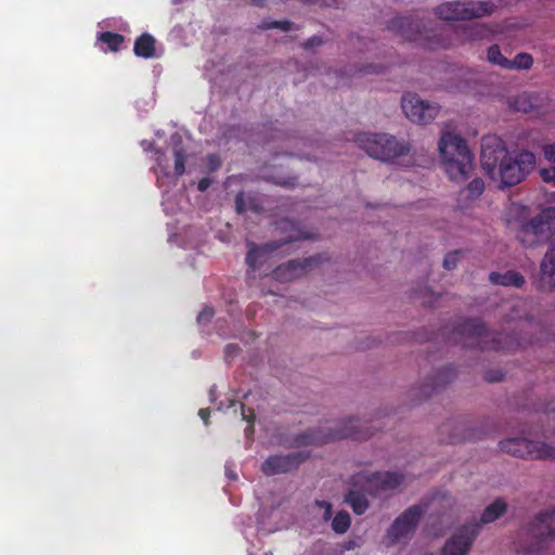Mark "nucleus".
<instances>
[{
    "mask_svg": "<svg viewBox=\"0 0 555 555\" xmlns=\"http://www.w3.org/2000/svg\"><path fill=\"white\" fill-rule=\"evenodd\" d=\"M452 428L453 433L448 438V443L454 444L467 440L481 439L486 434L472 428H468L465 423L456 422L454 424H446L441 427V433Z\"/></svg>",
    "mask_w": 555,
    "mask_h": 555,
    "instance_id": "obj_19",
    "label": "nucleus"
},
{
    "mask_svg": "<svg viewBox=\"0 0 555 555\" xmlns=\"http://www.w3.org/2000/svg\"><path fill=\"white\" fill-rule=\"evenodd\" d=\"M352 548V543H349V546H347V550Z\"/></svg>",
    "mask_w": 555,
    "mask_h": 555,
    "instance_id": "obj_54",
    "label": "nucleus"
},
{
    "mask_svg": "<svg viewBox=\"0 0 555 555\" xmlns=\"http://www.w3.org/2000/svg\"><path fill=\"white\" fill-rule=\"evenodd\" d=\"M533 64V57L528 53H518L514 60H509L507 69H529Z\"/></svg>",
    "mask_w": 555,
    "mask_h": 555,
    "instance_id": "obj_33",
    "label": "nucleus"
},
{
    "mask_svg": "<svg viewBox=\"0 0 555 555\" xmlns=\"http://www.w3.org/2000/svg\"><path fill=\"white\" fill-rule=\"evenodd\" d=\"M206 164L209 172L217 171L221 166V158L217 154H208L206 157Z\"/></svg>",
    "mask_w": 555,
    "mask_h": 555,
    "instance_id": "obj_37",
    "label": "nucleus"
},
{
    "mask_svg": "<svg viewBox=\"0 0 555 555\" xmlns=\"http://www.w3.org/2000/svg\"><path fill=\"white\" fill-rule=\"evenodd\" d=\"M352 548V543H349V546H347V550Z\"/></svg>",
    "mask_w": 555,
    "mask_h": 555,
    "instance_id": "obj_53",
    "label": "nucleus"
},
{
    "mask_svg": "<svg viewBox=\"0 0 555 555\" xmlns=\"http://www.w3.org/2000/svg\"><path fill=\"white\" fill-rule=\"evenodd\" d=\"M489 281L494 285L502 286H515L522 287L525 284V278L515 270H508L504 273L491 272L489 274Z\"/></svg>",
    "mask_w": 555,
    "mask_h": 555,
    "instance_id": "obj_22",
    "label": "nucleus"
},
{
    "mask_svg": "<svg viewBox=\"0 0 555 555\" xmlns=\"http://www.w3.org/2000/svg\"><path fill=\"white\" fill-rule=\"evenodd\" d=\"M507 509V504L502 499L489 504L480 516L479 522L468 521L457 528L446 541L441 555H468L474 541L479 534L482 524H490L500 518Z\"/></svg>",
    "mask_w": 555,
    "mask_h": 555,
    "instance_id": "obj_2",
    "label": "nucleus"
},
{
    "mask_svg": "<svg viewBox=\"0 0 555 555\" xmlns=\"http://www.w3.org/2000/svg\"><path fill=\"white\" fill-rule=\"evenodd\" d=\"M319 504L325 507L324 517L325 519H328L332 515V505L327 502H319Z\"/></svg>",
    "mask_w": 555,
    "mask_h": 555,
    "instance_id": "obj_47",
    "label": "nucleus"
},
{
    "mask_svg": "<svg viewBox=\"0 0 555 555\" xmlns=\"http://www.w3.org/2000/svg\"><path fill=\"white\" fill-rule=\"evenodd\" d=\"M424 509L421 505H412L398 516L387 530V538L396 543L412 534L420 522Z\"/></svg>",
    "mask_w": 555,
    "mask_h": 555,
    "instance_id": "obj_13",
    "label": "nucleus"
},
{
    "mask_svg": "<svg viewBox=\"0 0 555 555\" xmlns=\"http://www.w3.org/2000/svg\"><path fill=\"white\" fill-rule=\"evenodd\" d=\"M488 35V28L479 23L472 24L463 28L465 40H480Z\"/></svg>",
    "mask_w": 555,
    "mask_h": 555,
    "instance_id": "obj_28",
    "label": "nucleus"
},
{
    "mask_svg": "<svg viewBox=\"0 0 555 555\" xmlns=\"http://www.w3.org/2000/svg\"><path fill=\"white\" fill-rule=\"evenodd\" d=\"M262 30H268V29H273V28H279L283 31H289L291 29H293L294 27V24L293 22L291 21H287V20H283V21H272V22H267V21H263L260 26H259Z\"/></svg>",
    "mask_w": 555,
    "mask_h": 555,
    "instance_id": "obj_34",
    "label": "nucleus"
},
{
    "mask_svg": "<svg viewBox=\"0 0 555 555\" xmlns=\"http://www.w3.org/2000/svg\"><path fill=\"white\" fill-rule=\"evenodd\" d=\"M133 52L137 56L152 59L155 56V39L150 34H142L134 41Z\"/></svg>",
    "mask_w": 555,
    "mask_h": 555,
    "instance_id": "obj_23",
    "label": "nucleus"
},
{
    "mask_svg": "<svg viewBox=\"0 0 555 555\" xmlns=\"http://www.w3.org/2000/svg\"><path fill=\"white\" fill-rule=\"evenodd\" d=\"M555 438V430L550 435ZM500 449L513 456L526 460L555 461V446L528 438H509L500 441Z\"/></svg>",
    "mask_w": 555,
    "mask_h": 555,
    "instance_id": "obj_9",
    "label": "nucleus"
},
{
    "mask_svg": "<svg viewBox=\"0 0 555 555\" xmlns=\"http://www.w3.org/2000/svg\"><path fill=\"white\" fill-rule=\"evenodd\" d=\"M461 251L454 250L451 253H448L443 259V267L447 270H452L456 267L459 259H460Z\"/></svg>",
    "mask_w": 555,
    "mask_h": 555,
    "instance_id": "obj_36",
    "label": "nucleus"
},
{
    "mask_svg": "<svg viewBox=\"0 0 555 555\" xmlns=\"http://www.w3.org/2000/svg\"><path fill=\"white\" fill-rule=\"evenodd\" d=\"M388 29L403 40L410 42H423L429 37L425 35V27L418 20L411 16H396L388 22Z\"/></svg>",
    "mask_w": 555,
    "mask_h": 555,
    "instance_id": "obj_15",
    "label": "nucleus"
},
{
    "mask_svg": "<svg viewBox=\"0 0 555 555\" xmlns=\"http://www.w3.org/2000/svg\"><path fill=\"white\" fill-rule=\"evenodd\" d=\"M308 457L309 453L302 451L271 455L262 463L261 472L266 476L286 474L297 469Z\"/></svg>",
    "mask_w": 555,
    "mask_h": 555,
    "instance_id": "obj_14",
    "label": "nucleus"
},
{
    "mask_svg": "<svg viewBox=\"0 0 555 555\" xmlns=\"http://www.w3.org/2000/svg\"><path fill=\"white\" fill-rule=\"evenodd\" d=\"M540 176L544 182L552 183L555 186V167L541 169Z\"/></svg>",
    "mask_w": 555,
    "mask_h": 555,
    "instance_id": "obj_38",
    "label": "nucleus"
},
{
    "mask_svg": "<svg viewBox=\"0 0 555 555\" xmlns=\"http://www.w3.org/2000/svg\"><path fill=\"white\" fill-rule=\"evenodd\" d=\"M249 209L257 214L261 212V210H262V208L257 204H250Z\"/></svg>",
    "mask_w": 555,
    "mask_h": 555,
    "instance_id": "obj_50",
    "label": "nucleus"
},
{
    "mask_svg": "<svg viewBox=\"0 0 555 555\" xmlns=\"http://www.w3.org/2000/svg\"><path fill=\"white\" fill-rule=\"evenodd\" d=\"M240 348L235 344H229L225 346V358L229 359L238 352Z\"/></svg>",
    "mask_w": 555,
    "mask_h": 555,
    "instance_id": "obj_45",
    "label": "nucleus"
},
{
    "mask_svg": "<svg viewBox=\"0 0 555 555\" xmlns=\"http://www.w3.org/2000/svg\"><path fill=\"white\" fill-rule=\"evenodd\" d=\"M214 392H215V387L210 389V397L214 396Z\"/></svg>",
    "mask_w": 555,
    "mask_h": 555,
    "instance_id": "obj_52",
    "label": "nucleus"
},
{
    "mask_svg": "<svg viewBox=\"0 0 555 555\" xmlns=\"http://www.w3.org/2000/svg\"><path fill=\"white\" fill-rule=\"evenodd\" d=\"M528 551L534 555H555V507L539 512L527 526Z\"/></svg>",
    "mask_w": 555,
    "mask_h": 555,
    "instance_id": "obj_5",
    "label": "nucleus"
},
{
    "mask_svg": "<svg viewBox=\"0 0 555 555\" xmlns=\"http://www.w3.org/2000/svg\"><path fill=\"white\" fill-rule=\"evenodd\" d=\"M535 167V155L521 151L513 158L508 156L496 169L495 179L500 178L504 186L520 183Z\"/></svg>",
    "mask_w": 555,
    "mask_h": 555,
    "instance_id": "obj_10",
    "label": "nucleus"
},
{
    "mask_svg": "<svg viewBox=\"0 0 555 555\" xmlns=\"http://www.w3.org/2000/svg\"><path fill=\"white\" fill-rule=\"evenodd\" d=\"M228 477H229L230 479H236V475H235V474H232V473H231V474H228Z\"/></svg>",
    "mask_w": 555,
    "mask_h": 555,
    "instance_id": "obj_51",
    "label": "nucleus"
},
{
    "mask_svg": "<svg viewBox=\"0 0 555 555\" xmlns=\"http://www.w3.org/2000/svg\"><path fill=\"white\" fill-rule=\"evenodd\" d=\"M528 231L533 233L542 243L551 237L555 225V217L542 212L526 222Z\"/></svg>",
    "mask_w": 555,
    "mask_h": 555,
    "instance_id": "obj_18",
    "label": "nucleus"
},
{
    "mask_svg": "<svg viewBox=\"0 0 555 555\" xmlns=\"http://www.w3.org/2000/svg\"><path fill=\"white\" fill-rule=\"evenodd\" d=\"M345 502L352 508L357 515H363L369 508V501L364 493L350 490L346 496Z\"/></svg>",
    "mask_w": 555,
    "mask_h": 555,
    "instance_id": "obj_24",
    "label": "nucleus"
},
{
    "mask_svg": "<svg viewBox=\"0 0 555 555\" xmlns=\"http://www.w3.org/2000/svg\"><path fill=\"white\" fill-rule=\"evenodd\" d=\"M537 289L543 293L555 289V244L550 246L540 263Z\"/></svg>",
    "mask_w": 555,
    "mask_h": 555,
    "instance_id": "obj_17",
    "label": "nucleus"
},
{
    "mask_svg": "<svg viewBox=\"0 0 555 555\" xmlns=\"http://www.w3.org/2000/svg\"><path fill=\"white\" fill-rule=\"evenodd\" d=\"M275 228L279 232L285 234L283 238L273 240L262 245L248 243L249 249L245 260L246 264L251 270H256L258 268V260L261 254H271L287 244L311 237L306 231L301 230L296 222L289 219L278 220L275 222Z\"/></svg>",
    "mask_w": 555,
    "mask_h": 555,
    "instance_id": "obj_6",
    "label": "nucleus"
},
{
    "mask_svg": "<svg viewBox=\"0 0 555 555\" xmlns=\"http://www.w3.org/2000/svg\"><path fill=\"white\" fill-rule=\"evenodd\" d=\"M214 318V309L210 307H205L197 315L198 322H209Z\"/></svg>",
    "mask_w": 555,
    "mask_h": 555,
    "instance_id": "obj_41",
    "label": "nucleus"
},
{
    "mask_svg": "<svg viewBox=\"0 0 555 555\" xmlns=\"http://www.w3.org/2000/svg\"><path fill=\"white\" fill-rule=\"evenodd\" d=\"M373 433L371 427L364 425L358 418H349L341 421L335 428L328 427L324 429L309 428L293 437L292 447L322 446L332 441L352 438L356 440L369 439Z\"/></svg>",
    "mask_w": 555,
    "mask_h": 555,
    "instance_id": "obj_3",
    "label": "nucleus"
},
{
    "mask_svg": "<svg viewBox=\"0 0 555 555\" xmlns=\"http://www.w3.org/2000/svg\"><path fill=\"white\" fill-rule=\"evenodd\" d=\"M401 107L405 116L415 124H428L434 120L440 107L422 100L416 94H405L401 100Z\"/></svg>",
    "mask_w": 555,
    "mask_h": 555,
    "instance_id": "obj_12",
    "label": "nucleus"
},
{
    "mask_svg": "<svg viewBox=\"0 0 555 555\" xmlns=\"http://www.w3.org/2000/svg\"><path fill=\"white\" fill-rule=\"evenodd\" d=\"M248 1H249V3H251L255 7L262 8V7H264L267 0H248Z\"/></svg>",
    "mask_w": 555,
    "mask_h": 555,
    "instance_id": "obj_49",
    "label": "nucleus"
},
{
    "mask_svg": "<svg viewBox=\"0 0 555 555\" xmlns=\"http://www.w3.org/2000/svg\"><path fill=\"white\" fill-rule=\"evenodd\" d=\"M509 156L505 142L494 134L481 140L480 163L486 173L495 179L496 169Z\"/></svg>",
    "mask_w": 555,
    "mask_h": 555,
    "instance_id": "obj_11",
    "label": "nucleus"
},
{
    "mask_svg": "<svg viewBox=\"0 0 555 555\" xmlns=\"http://www.w3.org/2000/svg\"><path fill=\"white\" fill-rule=\"evenodd\" d=\"M446 172L454 181H464L473 169V155L466 141L456 133L443 132L439 145Z\"/></svg>",
    "mask_w": 555,
    "mask_h": 555,
    "instance_id": "obj_4",
    "label": "nucleus"
},
{
    "mask_svg": "<svg viewBox=\"0 0 555 555\" xmlns=\"http://www.w3.org/2000/svg\"><path fill=\"white\" fill-rule=\"evenodd\" d=\"M175 157V173L181 177L185 172V162L188 158L186 151L183 149L181 143L175 144L173 146Z\"/></svg>",
    "mask_w": 555,
    "mask_h": 555,
    "instance_id": "obj_30",
    "label": "nucleus"
},
{
    "mask_svg": "<svg viewBox=\"0 0 555 555\" xmlns=\"http://www.w3.org/2000/svg\"><path fill=\"white\" fill-rule=\"evenodd\" d=\"M504 374L501 371H489L486 373L485 378L489 383H498L502 380Z\"/></svg>",
    "mask_w": 555,
    "mask_h": 555,
    "instance_id": "obj_42",
    "label": "nucleus"
},
{
    "mask_svg": "<svg viewBox=\"0 0 555 555\" xmlns=\"http://www.w3.org/2000/svg\"><path fill=\"white\" fill-rule=\"evenodd\" d=\"M487 59L491 64L498 65L501 68L507 69L509 66V60L502 54L498 44H492L488 48Z\"/></svg>",
    "mask_w": 555,
    "mask_h": 555,
    "instance_id": "obj_29",
    "label": "nucleus"
},
{
    "mask_svg": "<svg viewBox=\"0 0 555 555\" xmlns=\"http://www.w3.org/2000/svg\"><path fill=\"white\" fill-rule=\"evenodd\" d=\"M98 40L106 43L111 51L117 52L119 51L120 46L124 43L125 37L117 33L103 31L99 34Z\"/></svg>",
    "mask_w": 555,
    "mask_h": 555,
    "instance_id": "obj_26",
    "label": "nucleus"
},
{
    "mask_svg": "<svg viewBox=\"0 0 555 555\" xmlns=\"http://www.w3.org/2000/svg\"><path fill=\"white\" fill-rule=\"evenodd\" d=\"M456 376V371L453 366H446L440 369L434 376H431L423 386L424 396L427 398L437 389L451 383Z\"/></svg>",
    "mask_w": 555,
    "mask_h": 555,
    "instance_id": "obj_20",
    "label": "nucleus"
},
{
    "mask_svg": "<svg viewBox=\"0 0 555 555\" xmlns=\"http://www.w3.org/2000/svg\"><path fill=\"white\" fill-rule=\"evenodd\" d=\"M241 409L243 420L248 423V426L245 428V435L249 438L254 434L255 412L250 408L246 409L244 404H241Z\"/></svg>",
    "mask_w": 555,
    "mask_h": 555,
    "instance_id": "obj_35",
    "label": "nucleus"
},
{
    "mask_svg": "<svg viewBox=\"0 0 555 555\" xmlns=\"http://www.w3.org/2000/svg\"><path fill=\"white\" fill-rule=\"evenodd\" d=\"M538 99L534 94L529 92H522L513 99L512 107L515 111L528 113L533 111L537 106Z\"/></svg>",
    "mask_w": 555,
    "mask_h": 555,
    "instance_id": "obj_25",
    "label": "nucleus"
},
{
    "mask_svg": "<svg viewBox=\"0 0 555 555\" xmlns=\"http://www.w3.org/2000/svg\"><path fill=\"white\" fill-rule=\"evenodd\" d=\"M485 190V183L482 179L476 178L470 181L467 186L462 191V195H464L468 199H477Z\"/></svg>",
    "mask_w": 555,
    "mask_h": 555,
    "instance_id": "obj_31",
    "label": "nucleus"
},
{
    "mask_svg": "<svg viewBox=\"0 0 555 555\" xmlns=\"http://www.w3.org/2000/svg\"><path fill=\"white\" fill-rule=\"evenodd\" d=\"M198 416L203 420L205 425L209 423L210 410L208 408L199 409Z\"/></svg>",
    "mask_w": 555,
    "mask_h": 555,
    "instance_id": "obj_46",
    "label": "nucleus"
},
{
    "mask_svg": "<svg viewBox=\"0 0 555 555\" xmlns=\"http://www.w3.org/2000/svg\"><path fill=\"white\" fill-rule=\"evenodd\" d=\"M350 515L345 511L338 512L332 520V529L339 534L347 532L350 528Z\"/></svg>",
    "mask_w": 555,
    "mask_h": 555,
    "instance_id": "obj_27",
    "label": "nucleus"
},
{
    "mask_svg": "<svg viewBox=\"0 0 555 555\" xmlns=\"http://www.w3.org/2000/svg\"><path fill=\"white\" fill-rule=\"evenodd\" d=\"M212 180L208 177L202 178L197 183V189L201 192H205L210 185Z\"/></svg>",
    "mask_w": 555,
    "mask_h": 555,
    "instance_id": "obj_44",
    "label": "nucleus"
},
{
    "mask_svg": "<svg viewBox=\"0 0 555 555\" xmlns=\"http://www.w3.org/2000/svg\"><path fill=\"white\" fill-rule=\"evenodd\" d=\"M495 4L490 1H449L434 9L435 14L444 21H466L492 14Z\"/></svg>",
    "mask_w": 555,
    "mask_h": 555,
    "instance_id": "obj_8",
    "label": "nucleus"
},
{
    "mask_svg": "<svg viewBox=\"0 0 555 555\" xmlns=\"http://www.w3.org/2000/svg\"><path fill=\"white\" fill-rule=\"evenodd\" d=\"M543 155L547 162L555 164V142L543 145Z\"/></svg>",
    "mask_w": 555,
    "mask_h": 555,
    "instance_id": "obj_39",
    "label": "nucleus"
},
{
    "mask_svg": "<svg viewBox=\"0 0 555 555\" xmlns=\"http://www.w3.org/2000/svg\"><path fill=\"white\" fill-rule=\"evenodd\" d=\"M356 142L365 153L382 162H391L409 153V146L386 133H361Z\"/></svg>",
    "mask_w": 555,
    "mask_h": 555,
    "instance_id": "obj_7",
    "label": "nucleus"
},
{
    "mask_svg": "<svg viewBox=\"0 0 555 555\" xmlns=\"http://www.w3.org/2000/svg\"><path fill=\"white\" fill-rule=\"evenodd\" d=\"M526 230H528L527 224L524 223L517 233V238L524 247L531 248L542 243L533 233Z\"/></svg>",
    "mask_w": 555,
    "mask_h": 555,
    "instance_id": "obj_32",
    "label": "nucleus"
},
{
    "mask_svg": "<svg viewBox=\"0 0 555 555\" xmlns=\"http://www.w3.org/2000/svg\"><path fill=\"white\" fill-rule=\"evenodd\" d=\"M235 210L237 214H243L246 211V205H245L243 192L237 193L235 196Z\"/></svg>",
    "mask_w": 555,
    "mask_h": 555,
    "instance_id": "obj_40",
    "label": "nucleus"
},
{
    "mask_svg": "<svg viewBox=\"0 0 555 555\" xmlns=\"http://www.w3.org/2000/svg\"><path fill=\"white\" fill-rule=\"evenodd\" d=\"M375 488L386 491L399 487L403 481V475L390 472H377L367 479Z\"/></svg>",
    "mask_w": 555,
    "mask_h": 555,
    "instance_id": "obj_21",
    "label": "nucleus"
},
{
    "mask_svg": "<svg viewBox=\"0 0 555 555\" xmlns=\"http://www.w3.org/2000/svg\"><path fill=\"white\" fill-rule=\"evenodd\" d=\"M321 255L311 256L304 259H293L284 264L278 266L273 270V276L280 282H288L305 275L309 269L321 262Z\"/></svg>",
    "mask_w": 555,
    "mask_h": 555,
    "instance_id": "obj_16",
    "label": "nucleus"
},
{
    "mask_svg": "<svg viewBox=\"0 0 555 555\" xmlns=\"http://www.w3.org/2000/svg\"><path fill=\"white\" fill-rule=\"evenodd\" d=\"M553 405H555V401L548 402L545 406V413H547V414L554 413L555 408Z\"/></svg>",
    "mask_w": 555,
    "mask_h": 555,
    "instance_id": "obj_48",
    "label": "nucleus"
},
{
    "mask_svg": "<svg viewBox=\"0 0 555 555\" xmlns=\"http://www.w3.org/2000/svg\"><path fill=\"white\" fill-rule=\"evenodd\" d=\"M323 42L322 38L319 37V36H312L311 38H309L308 40H306L304 42V48L305 49H311L313 47H318V46H321Z\"/></svg>",
    "mask_w": 555,
    "mask_h": 555,
    "instance_id": "obj_43",
    "label": "nucleus"
},
{
    "mask_svg": "<svg viewBox=\"0 0 555 555\" xmlns=\"http://www.w3.org/2000/svg\"><path fill=\"white\" fill-rule=\"evenodd\" d=\"M453 334L461 339L465 347L479 348L481 350L511 351L526 347L516 334H491L483 321L479 318L461 320L453 330Z\"/></svg>",
    "mask_w": 555,
    "mask_h": 555,
    "instance_id": "obj_1",
    "label": "nucleus"
}]
</instances>
